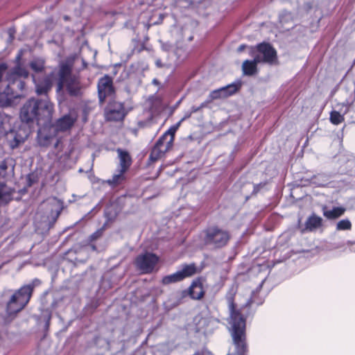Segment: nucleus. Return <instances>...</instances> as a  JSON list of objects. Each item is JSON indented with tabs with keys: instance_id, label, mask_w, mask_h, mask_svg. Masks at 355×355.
<instances>
[{
	"instance_id": "nucleus-12",
	"label": "nucleus",
	"mask_w": 355,
	"mask_h": 355,
	"mask_svg": "<svg viewBox=\"0 0 355 355\" xmlns=\"http://www.w3.org/2000/svg\"><path fill=\"white\" fill-rule=\"evenodd\" d=\"M98 91L99 101L101 103L105 101L107 97L112 95L114 89L112 87V82L110 77L105 76L99 80Z\"/></svg>"
},
{
	"instance_id": "nucleus-18",
	"label": "nucleus",
	"mask_w": 355,
	"mask_h": 355,
	"mask_svg": "<svg viewBox=\"0 0 355 355\" xmlns=\"http://www.w3.org/2000/svg\"><path fill=\"white\" fill-rule=\"evenodd\" d=\"M15 190L8 185L0 183V206L6 205L12 200Z\"/></svg>"
},
{
	"instance_id": "nucleus-24",
	"label": "nucleus",
	"mask_w": 355,
	"mask_h": 355,
	"mask_svg": "<svg viewBox=\"0 0 355 355\" xmlns=\"http://www.w3.org/2000/svg\"><path fill=\"white\" fill-rule=\"evenodd\" d=\"M124 173L125 172H122V170L120 169V171H119V173L117 174H114L112 176V179L107 180V183L108 184L111 185L112 187H116V186L121 184L125 179V177L123 175Z\"/></svg>"
},
{
	"instance_id": "nucleus-41",
	"label": "nucleus",
	"mask_w": 355,
	"mask_h": 355,
	"mask_svg": "<svg viewBox=\"0 0 355 355\" xmlns=\"http://www.w3.org/2000/svg\"><path fill=\"white\" fill-rule=\"evenodd\" d=\"M69 157V154H67V155H66V158H68Z\"/></svg>"
},
{
	"instance_id": "nucleus-15",
	"label": "nucleus",
	"mask_w": 355,
	"mask_h": 355,
	"mask_svg": "<svg viewBox=\"0 0 355 355\" xmlns=\"http://www.w3.org/2000/svg\"><path fill=\"white\" fill-rule=\"evenodd\" d=\"M261 62L260 56H254L253 60H246L243 62L242 70L244 75L252 76L257 72V65Z\"/></svg>"
},
{
	"instance_id": "nucleus-9",
	"label": "nucleus",
	"mask_w": 355,
	"mask_h": 355,
	"mask_svg": "<svg viewBox=\"0 0 355 355\" xmlns=\"http://www.w3.org/2000/svg\"><path fill=\"white\" fill-rule=\"evenodd\" d=\"M229 239L230 236L227 232L216 227L209 228L206 232V243L217 248L226 245Z\"/></svg>"
},
{
	"instance_id": "nucleus-29",
	"label": "nucleus",
	"mask_w": 355,
	"mask_h": 355,
	"mask_svg": "<svg viewBox=\"0 0 355 355\" xmlns=\"http://www.w3.org/2000/svg\"><path fill=\"white\" fill-rule=\"evenodd\" d=\"M8 160H4L0 164V177L5 178L7 175Z\"/></svg>"
},
{
	"instance_id": "nucleus-2",
	"label": "nucleus",
	"mask_w": 355,
	"mask_h": 355,
	"mask_svg": "<svg viewBox=\"0 0 355 355\" xmlns=\"http://www.w3.org/2000/svg\"><path fill=\"white\" fill-rule=\"evenodd\" d=\"M20 60V55L17 57L18 62L17 66L13 68L8 73L7 80H2L3 71H5L6 67L5 64L0 65V106H7L10 105L13 98L19 96L18 94H15L13 92V89L11 88V85L17 84V88L22 90L24 86V83L21 78H26L28 76V72L23 68L19 63Z\"/></svg>"
},
{
	"instance_id": "nucleus-5",
	"label": "nucleus",
	"mask_w": 355,
	"mask_h": 355,
	"mask_svg": "<svg viewBox=\"0 0 355 355\" xmlns=\"http://www.w3.org/2000/svg\"><path fill=\"white\" fill-rule=\"evenodd\" d=\"M227 299L230 310L229 323L231 326L232 336L236 347L241 352L244 350L245 346V320L241 313L235 310L232 295L228 294Z\"/></svg>"
},
{
	"instance_id": "nucleus-25",
	"label": "nucleus",
	"mask_w": 355,
	"mask_h": 355,
	"mask_svg": "<svg viewBox=\"0 0 355 355\" xmlns=\"http://www.w3.org/2000/svg\"><path fill=\"white\" fill-rule=\"evenodd\" d=\"M30 67L32 70L36 73L41 72L44 67V60L42 59L34 60L30 63Z\"/></svg>"
},
{
	"instance_id": "nucleus-13",
	"label": "nucleus",
	"mask_w": 355,
	"mask_h": 355,
	"mask_svg": "<svg viewBox=\"0 0 355 355\" xmlns=\"http://www.w3.org/2000/svg\"><path fill=\"white\" fill-rule=\"evenodd\" d=\"M240 87V84H230L218 89L212 91L209 94L211 100L224 98L235 94Z\"/></svg>"
},
{
	"instance_id": "nucleus-28",
	"label": "nucleus",
	"mask_w": 355,
	"mask_h": 355,
	"mask_svg": "<svg viewBox=\"0 0 355 355\" xmlns=\"http://www.w3.org/2000/svg\"><path fill=\"white\" fill-rule=\"evenodd\" d=\"M352 229V223L348 219H343L338 221L336 224V230H350Z\"/></svg>"
},
{
	"instance_id": "nucleus-31",
	"label": "nucleus",
	"mask_w": 355,
	"mask_h": 355,
	"mask_svg": "<svg viewBox=\"0 0 355 355\" xmlns=\"http://www.w3.org/2000/svg\"><path fill=\"white\" fill-rule=\"evenodd\" d=\"M192 114L191 112V111H189L185 113L184 116L183 118H182L181 119V121H184L185 119L189 118L191 116V115Z\"/></svg>"
},
{
	"instance_id": "nucleus-10",
	"label": "nucleus",
	"mask_w": 355,
	"mask_h": 355,
	"mask_svg": "<svg viewBox=\"0 0 355 355\" xmlns=\"http://www.w3.org/2000/svg\"><path fill=\"white\" fill-rule=\"evenodd\" d=\"M158 261L159 258L157 255L146 252L137 257L135 264L143 273H149L153 270Z\"/></svg>"
},
{
	"instance_id": "nucleus-39",
	"label": "nucleus",
	"mask_w": 355,
	"mask_h": 355,
	"mask_svg": "<svg viewBox=\"0 0 355 355\" xmlns=\"http://www.w3.org/2000/svg\"><path fill=\"white\" fill-rule=\"evenodd\" d=\"M59 144H60V141H58V142L55 144V148H58Z\"/></svg>"
},
{
	"instance_id": "nucleus-34",
	"label": "nucleus",
	"mask_w": 355,
	"mask_h": 355,
	"mask_svg": "<svg viewBox=\"0 0 355 355\" xmlns=\"http://www.w3.org/2000/svg\"><path fill=\"white\" fill-rule=\"evenodd\" d=\"M252 303V300L251 298H248L246 302H245L243 305V306H249Z\"/></svg>"
},
{
	"instance_id": "nucleus-32",
	"label": "nucleus",
	"mask_w": 355,
	"mask_h": 355,
	"mask_svg": "<svg viewBox=\"0 0 355 355\" xmlns=\"http://www.w3.org/2000/svg\"><path fill=\"white\" fill-rule=\"evenodd\" d=\"M203 105L200 106V107H196V106H193L191 108V113H195L196 112H198L201 107H202Z\"/></svg>"
},
{
	"instance_id": "nucleus-7",
	"label": "nucleus",
	"mask_w": 355,
	"mask_h": 355,
	"mask_svg": "<svg viewBox=\"0 0 355 355\" xmlns=\"http://www.w3.org/2000/svg\"><path fill=\"white\" fill-rule=\"evenodd\" d=\"M197 272V267L194 263L183 265L180 270L177 272L164 277L162 282L164 284H170L190 277Z\"/></svg>"
},
{
	"instance_id": "nucleus-37",
	"label": "nucleus",
	"mask_w": 355,
	"mask_h": 355,
	"mask_svg": "<svg viewBox=\"0 0 355 355\" xmlns=\"http://www.w3.org/2000/svg\"><path fill=\"white\" fill-rule=\"evenodd\" d=\"M182 121H181V120H180L178 123H176L175 125H173V128H174L176 130H178V129L179 128V127H180V124H181V123H182Z\"/></svg>"
},
{
	"instance_id": "nucleus-11",
	"label": "nucleus",
	"mask_w": 355,
	"mask_h": 355,
	"mask_svg": "<svg viewBox=\"0 0 355 355\" xmlns=\"http://www.w3.org/2000/svg\"><path fill=\"white\" fill-rule=\"evenodd\" d=\"M125 115L123 104L114 102L110 103L105 111V117L109 121L122 120Z\"/></svg>"
},
{
	"instance_id": "nucleus-35",
	"label": "nucleus",
	"mask_w": 355,
	"mask_h": 355,
	"mask_svg": "<svg viewBox=\"0 0 355 355\" xmlns=\"http://www.w3.org/2000/svg\"><path fill=\"white\" fill-rule=\"evenodd\" d=\"M186 1L191 3H196L200 2L201 0H185Z\"/></svg>"
},
{
	"instance_id": "nucleus-6",
	"label": "nucleus",
	"mask_w": 355,
	"mask_h": 355,
	"mask_svg": "<svg viewBox=\"0 0 355 355\" xmlns=\"http://www.w3.org/2000/svg\"><path fill=\"white\" fill-rule=\"evenodd\" d=\"M41 282L35 279L28 285L22 286L11 297L7 305V311L9 314L21 311L29 302L33 288L39 286Z\"/></svg>"
},
{
	"instance_id": "nucleus-22",
	"label": "nucleus",
	"mask_w": 355,
	"mask_h": 355,
	"mask_svg": "<svg viewBox=\"0 0 355 355\" xmlns=\"http://www.w3.org/2000/svg\"><path fill=\"white\" fill-rule=\"evenodd\" d=\"M118 155L120 160V166L122 172H125L131 164V157L128 152L118 149Z\"/></svg>"
},
{
	"instance_id": "nucleus-14",
	"label": "nucleus",
	"mask_w": 355,
	"mask_h": 355,
	"mask_svg": "<svg viewBox=\"0 0 355 355\" xmlns=\"http://www.w3.org/2000/svg\"><path fill=\"white\" fill-rule=\"evenodd\" d=\"M172 145H168V143L164 141V137H161L157 141L155 146L153 148L150 158L153 161H156L159 159L165 152H166Z\"/></svg>"
},
{
	"instance_id": "nucleus-1",
	"label": "nucleus",
	"mask_w": 355,
	"mask_h": 355,
	"mask_svg": "<svg viewBox=\"0 0 355 355\" xmlns=\"http://www.w3.org/2000/svg\"><path fill=\"white\" fill-rule=\"evenodd\" d=\"M58 79L57 91H61L65 87L71 95H77L80 89L78 77L71 74V67L66 63L60 66L58 73L53 72L50 76H46L44 80H39L35 76H33L35 84L36 92L37 94H46L52 87L53 79Z\"/></svg>"
},
{
	"instance_id": "nucleus-30",
	"label": "nucleus",
	"mask_w": 355,
	"mask_h": 355,
	"mask_svg": "<svg viewBox=\"0 0 355 355\" xmlns=\"http://www.w3.org/2000/svg\"><path fill=\"white\" fill-rule=\"evenodd\" d=\"M156 64L158 67H162V66L170 67L172 65V63L171 62H165V63L162 64L161 60H158L156 61Z\"/></svg>"
},
{
	"instance_id": "nucleus-16",
	"label": "nucleus",
	"mask_w": 355,
	"mask_h": 355,
	"mask_svg": "<svg viewBox=\"0 0 355 355\" xmlns=\"http://www.w3.org/2000/svg\"><path fill=\"white\" fill-rule=\"evenodd\" d=\"M342 107H345L343 111L344 114H347L352 120V123H355V89L351 94L349 99H347L343 104Z\"/></svg>"
},
{
	"instance_id": "nucleus-38",
	"label": "nucleus",
	"mask_w": 355,
	"mask_h": 355,
	"mask_svg": "<svg viewBox=\"0 0 355 355\" xmlns=\"http://www.w3.org/2000/svg\"><path fill=\"white\" fill-rule=\"evenodd\" d=\"M244 49H245V46H244V45H241V46L238 48V51L241 52V51H242Z\"/></svg>"
},
{
	"instance_id": "nucleus-26",
	"label": "nucleus",
	"mask_w": 355,
	"mask_h": 355,
	"mask_svg": "<svg viewBox=\"0 0 355 355\" xmlns=\"http://www.w3.org/2000/svg\"><path fill=\"white\" fill-rule=\"evenodd\" d=\"M344 121L343 115L338 111L334 110L330 114V121L334 124L338 125Z\"/></svg>"
},
{
	"instance_id": "nucleus-23",
	"label": "nucleus",
	"mask_w": 355,
	"mask_h": 355,
	"mask_svg": "<svg viewBox=\"0 0 355 355\" xmlns=\"http://www.w3.org/2000/svg\"><path fill=\"white\" fill-rule=\"evenodd\" d=\"M322 219L320 216L313 215L306 222V229L309 231H315L322 225Z\"/></svg>"
},
{
	"instance_id": "nucleus-33",
	"label": "nucleus",
	"mask_w": 355,
	"mask_h": 355,
	"mask_svg": "<svg viewBox=\"0 0 355 355\" xmlns=\"http://www.w3.org/2000/svg\"><path fill=\"white\" fill-rule=\"evenodd\" d=\"M171 46L169 45V44H163L162 45V49L164 50V51H169L171 49Z\"/></svg>"
},
{
	"instance_id": "nucleus-3",
	"label": "nucleus",
	"mask_w": 355,
	"mask_h": 355,
	"mask_svg": "<svg viewBox=\"0 0 355 355\" xmlns=\"http://www.w3.org/2000/svg\"><path fill=\"white\" fill-rule=\"evenodd\" d=\"M54 112L53 104L48 99H30L22 107L20 117L26 123L36 120L37 123L46 124L51 121Z\"/></svg>"
},
{
	"instance_id": "nucleus-19",
	"label": "nucleus",
	"mask_w": 355,
	"mask_h": 355,
	"mask_svg": "<svg viewBox=\"0 0 355 355\" xmlns=\"http://www.w3.org/2000/svg\"><path fill=\"white\" fill-rule=\"evenodd\" d=\"M44 205H48L51 209V217L55 220L59 216L62 207L61 202L56 198H51L44 202Z\"/></svg>"
},
{
	"instance_id": "nucleus-40",
	"label": "nucleus",
	"mask_w": 355,
	"mask_h": 355,
	"mask_svg": "<svg viewBox=\"0 0 355 355\" xmlns=\"http://www.w3.org/2000/svg\"><path fill=\"white\" fill-rule=\"evenodd\" d=\"M153 83L157 84V80H153Z\"/></svg>"
},
{
	"instance_id": "nucleus-20",
	"label": "nucleus",
	"mask_w": 355,
	"mask_h": 355,
	"mask_svg": "<svg viewBox=\"0 0 355 355\" xmlns=\"http://www.w3.org/2000/svg\"><path fill=\"white\" fill-rule=\"evenodd\" d=\"M346 211V209L343 207H334L331 209L323 207L322 213L325 218L329 220H335L342 216Z\"/></svg>"
},
{
	"instance_id": "nucleus-36",
	"label": "nucleus",
	"mask_w": 355,
	"mask_h": 355,
	"mask_svg": "<svg viewBox=\"0 0 355 355\" xmlns=\"http://www.w3.org/2000/svg\"><path fill=\"white\" fill-rule=\"evenodd\" d=\"M182 121H181V120H180L178 123H176L175 125H173V128H174L176 130H178V129L179 128V127H180V124H181V123H182Z\"/></svg>"
},
{
	"instance_id": "nucleus-8",
	"label": "nucleus",
	"mask_w": 355,
	"mask_h": 355,
	"mask_svg": "<svg viewBox=\"0 0 355 355\" xmlns=\"http://www.w3.org/2000/svg\"><path fill=\"white\" fill-rule=\"evenodd\" d=\"M252 54L254 56H260L261 62H266L269 64L277 63L276 51L269 44L262 43L257 45L255 49H252Z\"/></svg>"
},
{
	"instance_id": "nucleus-27",
	"label": "nucleus",
	"mask_w": 355,
	"mask_h": 355,
	"mask_svg": "<svg viewBox=\"0 0 355 355\" xmlns=\"http://www.w3.org/2000/svg\"><path fill=\"white\" fill-rule=\"evenodd\" d=\"M176 131L177 130L173 128V126H172L162 137H164V141H166L168 143V146L173 144L175 133L176 132Z\"/></svg>"
},
{
	"instance_id": "nucleus-17",
	"label": "nucleus",
	"mask_w": 355,
	"mask_h": 355,
	"mask_svg": "<svg viewBox=\"0 0 355 355\" xmlns=\"http://www.w3.org/2000/svg\"><path fill=\"white\" fill-rule=\"evenodd\" d=\"M75 119L70 115H65L63 117L59 119L55 124V130L57 132H64L71 128Z\"/></svg>"
},
{
	"instance_id": "nucleus-21",
	"label": "nucleus",
	"mask_w": 355,
	"mask_h": 355,
	"mask_svg": "<svg viewBox=\"0 0 355 355\" xmlns=\"http://www.w3.org/2000/svg\"><path fill=\"white\" fill-rule=\"evenodd\" d=\"M189 295L192 299L199 300L204 295L202 284L200 280H195L189 287Z\"/></svg>"
},
{
	"instance_id": "nucleus-4",
	"label": "nucleus",
	"mask_w": 355,
	"mask_h": 355,
	"mask_svg": "<svg viewBox=\"0 0 355 355\" xmlns=\"http://www.w3.org/2000/svg\"><path fill=\"white\" fill-rule=\"evenodd\" d=\"M15 121V118L0 112V137L5 136L12 148L23 143L29 134L26 125H21L17 130L15 129V127L12 126Z\"/></svg>"
}]
</instances>
